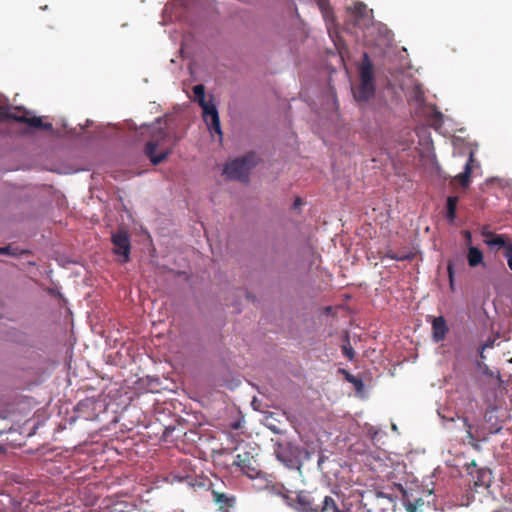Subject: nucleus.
I'll return each mask as SVG.
<instances>
[{
    "instance_id": "obj_1",
    "label": "nucleus",
    "mask_w": 512,
    "mask_h": 512,
    "mask_svg": "<svg viewBox=\"0 0 512 512\" xmlns=\"http://www.w3.org/2000/svg\"><path fill=\"white\" fill-rule=\"evenodd\" d=\"M328 501L336 502L333 497L325 496L319 505L312 493L306 490L292 492L290 497H286V505L295 512H331L332 507L325 506Z\"/></svg>"
},
{
    "instance_id": "obj_2",
    "label": "nucleus",
    "mask_w": 512,
    "mask_h": 512,
    "mask_svg": "<svg viewBox=\"0 0 512 512\" xmlns=\"http://www.w3.org/2000/svg\"><path fill=\"white\" fill-rule=\"evenodd\" d=\"M360 85L353 92L354 98L358 102H367L375 95V84L373 78V64L368 53H363L362 63L359 68Z\"/></svg>"
},
{
    "instance_id": "obj_3",
    "label": "nucleus",
    "mask_w": 512,
    "mask_h": 512,
    "mask_svg": "<svg viewBox=\"0 0 512 512\" xmlns=\"http://www.w3.org/2000/svg\"><path fill=\"white\" fill-rule=\"evenodd\" d=\"M28 114L29 113L26 110L23 111L20 108H15L14 111H11V109L7 107L0 108V116L13 119L20 123H25L33 128L52 130L53 126L51 123H43L40 117L29 116Z\"/></svg>"
},
{
    "instance_id": "obj_4",
    "label": "nucleus",
    "mask_w": 512,
    "mask_h": 512,
    "mask_svg": "<svg viewBox=\"0 0 512 512\" xmlns=\"http://www.w3.org/2000/svg\"><path fill=\"white\" fill-rule=\"evenodd\" d=\"M113 253L119 257L120 263H127L130 260L131 242L126 230L120 229L111 235Z\"/></svg>"
},
{
    "instance_id": "obj_5",
    "label": "nucleus",
    "mask_w": 512,
    "mask_h": 512,
    "mask_svg": "<svg viewBox=\"0 0 512 512\" xmlns=\"http://www.w3.org/2000/svg\"><path fill=\"white\" fill-rule=\"evenodd\" d=\"M249 170V159L242 157L228 162L223 169V174L230 180L248 181Z\"/></svg>"
},
{
    "instance_id": "obj_6",
    "label": "nucleus",
    "mask_w": 512,
    "mask_h": 512,
    "mask_svg": "<svg viewBox=\"0 0 512 512\" xmlns=\"http://www.w3.org/2000/svg\"><path fill=\"white\" fill-rule=\"evenodd\" d=\"M275 456L286 468L300 471L301 462L296 456L295 448L290 443H278L275 450Z\"/></svg>"
},
{
    "instance_id": "obj_7",
    "label": "nucleus",
    "mask_w": 512,
    "mask_h": 512,
    "mask_svg": "<svg viewBox=\"0 0 512 512\" xmlns=\"http://www.w3.org/2000/svg\"><path fill=\"white\" fill-rule=\"evenodd\" d=\"M200 106L203 110V118L207 125L209 126L210 131L215 132L221 138L222 130L217 107L213 103L208 101L204 104H201Z\"/></svg>"
},
{
    "instance_id": "obj_8",
    "label": "nucleus",
    "mask_w": 512,
    "mask_h": 512,
    "mask_svg": "<svg viewBox=\"0 0 512 512\" xmlns=\"http://www.w3.org/2000/svg\"><path fill=\"white\" fill-rule=\"evenodd\" d=\"M165 136H166V132L163 130H159L157 135L155 136V139L150 140L146 143L145 154L150 159V161L152 162L153 165H158L163 160H165L169 155L168 150L163 151L159 154L156 153V150H157V147L159 146L160 140L164 139Z\"/></svg>"
},
{
    "instance_id": "obj_9",
    "label": "nucleus",
    "mask_w": 512,
    "mask_h": 512,
    "mask_svg": "<svg viewBox=\"0 0 512 512\" xmlns=\"http://www.w3.org/2000/svg\"><path fill=\"white\" fill-rule=\"evenodd\" d=\"M479 163L475 161L474 159V153L471 151L469 154V158L467 162L465 163L464 170L462 173H459L454 177L455 180H457L460 185L464 188L468 187L470 185V177L472 174V170L474 167H479Z\"/></svg>"
},
{
    "instance_id": "obj_10",
    "label": "nucleus",
    "mask_w": 512,
    "mask_h": 512,
    "mask_svg": "<svg viewBox=\"0 0 512 512\" xmlns=\"http://www.w3.org/2000/svg\"><path fill=\"white\" fill-rule=\"evenodd\" d=\"M449 331L447 322L443 316L434 317L432 320V339L435 343L445 339Z\"/></svg>"
},
{
    "instance_id": "obj_11",
    "label": "nucleus",
    "mask_w": 512,
    "mask_h": 512,
    "mask_svg": "<svg viewBox=\"0 0 512 512\" xmlns=\"http://www.w3.org/2000/svg\"><path fill=\"white\" fill-rule=\"evenodd\" d=\"M372 12V10L367 9L364 3L356 2L354 4L355 25L358 27L368 26L371 22Z\"/></svg>"
},
{
    "instance_id": "obj_12",
    "label": "nucleus",
    "mask_w": 512,
    "mask_h": 512,
    "mask_svg": "<svg viewBox=\"0 0 512 512\" xmlns=\"http://www.w3.org/2000/svg\"><path fill=\"white\" fill-rule=\"evenodd\" d=\"M437 413H438L439 417L442 419L443 423L454 422L456 417L458 419H460V417L456 413L447 411V409H445V408H439L437 410ZM461 420L463 421L464 426L467 427L468 435L470 437H472V435H471L472 426L468 423V419L465 417H462Z\"/></svg>"
},
{
    "instance_id": "obj_13",
    "label": "nucleus",
    "mask_w": 512,
    "mask_h": 512,
    "mask_svg": "<svg viewBox=\"0 0 512 512\" xmlns=\"http://www.w3.org/2000/svg\"><path fill=\"white\" fill-rule=\"evenodd\" d=\"M484 255L482 251L473 245H469L467 252V262L471 268H475L480 264H483Z\"/></svg>"
},
{
    "instance_id": "obj_14",
    "label": "nucleus",
    "mask_w": 512,
    "mask_h": 512,
    "mask_svg": "<svg viewBox=\"0 0 512 512\" xmlns=\"http://www.w3.org/2000/svg\"><path fill=\"white\" fill-rule=\"evenodd\" d=\"M265 489L272 495L280 497L286 504V497H290L292 491L287 489L283 484L279 483H268Z\"/></svg>"
},
{
    "instance_id": "obj_15",
    "label": "nucleus",
    "mask_w": 512,
    "mask_h": 512,
    "mask_svg": "<svg viewBox=\"0 0 512 512\" xmlns=\"http://www.w3.org/2000/svg\"><path fill=\"white\" fill-rule=\"evenodd\" d=\"M512 244V241L508 239L504 234H497L491 241H486V245L491 249H506L507 245Z\"/></svg>"
},
{
    "instance_id": "obj_16",
    "label": "nucleus",
    "mask_w": 512,
    "mask_h": 512,
    "mask_svg": "<svg viewBox=\"0 0 512 512\" xmlns=\"http://www.w3.org/2000/svg\"><path fill=\"white\" fill-rule=\"evenodd\" d=\"M341 372L344 374L345 380H347L349 383L353 384L356 393L358 395H362L364 392V388H365V385H364L362 379L358 376L351 374L350 372L346 371L345 369H341Z\"/></svg>"
},
{
    "instance_id": "obj_17",
    "label": "nucleus",
    "mask_w": 512,
    "mask_h": 512,
    "mask_svg": "<svg viewBox=\"0 0 512 512\" xmlns=\"http://www.w3.org/2000/svg\"><path fill=\"white\" fill-rule=\"evenodd\" d=\"M457 196H448L446 199V217L449 222H453L456 219V210L458 203Z\"/></svg>"
},
{
    "instance_id": "obj_18",
    "label": "nucleus",
    "mask_w": 512,
    "mask_h": 512,
    "mask_svg": "<svg viewBox=\"0 0 512 512\" xmlns=\"http://www.w3.org/2000/svg\"><path fill=\"white\" fill-rule=\"evenodd\" d=\"M213 501L216 502L221 507H231L235 502V498L233 496H229L225 493L212 491Z\"/></svg>"
},
{
    "instance_id": "obj_19",
    "label": "nucleus",
    "mask_w": 512,
    "mask_h": 512,
    "mask_svg": "<svg viewBox=\"0 0 512 512\" xmlns=\"http://www.w3.org/2000/svg\"><path fill=\"white\" fill-rule=\"evenodd\" d=\"M193 93L195 96V101L199 103V105L204 104L206 101L205 99V88L204 85L198 84L193 87Z\"/></svg>"
},
{
    "instance_id": "obj_20",
    "label": "nucleus",
    "mask_w": 512,
    "mask_h": 512,
    "mask_svg": "<svg viewBox=\"0 0 512 512\" xmlns=\"http://www.w3.org/2000/svg\"><path fill=\"white\" fill-rule=\"evenodd\" d=\"M447 274H448L450 289L454 290L455 270H454V262H453V260H448V263H447Z\"/></svg>"
},
{
    "instance_id": "obj_21",
    "label": "nucleus",
    "mask_w": 512,
    "mask_h": 512,
    "mask_svg": "<svg viewBox=\"0 0 512 512\" xmlns=\"http://www.w3.org/2000/svg\"><path fill=\"white\" fill-rule=\"evenodd\" d=\"M125 502H117L102 512H128Z\"/></svg>"
},
{
    "instance_id": "obj_22",
    "label": "nucleus",
    "mask_w": 512,
    "mask_h": 512,
    "mask_svg": "<svg viewBox=\"0 0 512 512\" xmlns=\"http://www.w3.org/2000/svg\"><path fill=\"white\" fill-rule=\"evenodd\" d=\"M504 256L507 260L509 269L512 271V243L507 245L506 249L504 250Z\"/></svg>"
},
{
    "instance_id": "obj_23",
    "label": "nucleus",
    "mask_w": 512,
    "mask_h": 512,
    "mask_svg": "<svg viewBox=\"0 0 512 512\" xmlns=\"http://www.w3.org/2000/svg\"><path fill=\"white\" fill-rule=\"evenodd\" d=\"M481 235L483 236V238H484L483 241L486 244V241H491V239H493L497 234L490 231L488 227H484L481 230Z\"/></svg>"
},
{
    "instance_id": "obj_24",
    "label": "nucleus",
    "mask_w": 512,
    "mask_h": 512,
    "mask_svg": "<svg viewBox=\"0 0 512 512\" xmlns=\"http://www.w3.org/2000/svg\"><path fill=\"white\" fill-rule=\"evenodd\" d=\"M481 235L483 236V238H484L483 241L486 244V241H491V239H493L497 234L490 231L488 227H484L481 230Z\"/></svg>"
},
{
    "instance_id": "obj_25",
    "label": "nucleus",
    "mask_w": 512,
    "mask_h": 512,
    "mask_svg": "<svg viewBox=\"0 0 512 512\" xmlns=\"http://www.w3.org/2000/svg\"><path fill=\"white\" fill-rule=\"evenodd\" d=\"M481 235L483 236V238H484L483 241L486 244V241H491V239H493L497 234L490 231L488 227H484L481 230Z\"/></svg>"
},
{
    "instance_id": "obj_26",
    "label": "nucleus",
    "mask_w": 512,
    "mask_h": 512,
    "mask_svg": "<svg viewBox=\"0 0 512 512\" xmlns=\"http://www.w3.org/2000/svg\"><path fill=\"white\" fill-rule=\"evenodd\" d=\"M414 258V254L412 252H405V253H397V256L394 257L395 261H405V260H412Z\"/></svg>"
},
{
    "instance_id": "obj_27",
    "label": "nucleus",
    "mask_w": 512,
    "mask_h": 512,
    "mask_svg": "<svg viewBox=\"0 0 512 512\" xmlns=\"http://www.w3.org/2000/svg\"><path fill=\"white\" fill-rule=\"evenodd\" d=\"M342 352L345 357H347L349 360H352L354 357V350L348 343L347 345L342 346Z\"/></svg>"
},
{
    "instance_id": "obj_28",
    "label": "nucleus",
    "mask_w": 512,
    "mask_h": 512,
    "mask_svg": "<svg viewBox=\"0 0 512 512\" xmlns=\"http://www.w3.org/2000/svg\"><path fill=\"white\" fill-rule=\"evenodd\" d=\"M0 254H4V255H16V251L12 248L11 245H7V246H4V247H0Z\"/></svg>"
},
{
    "instance_id": "obj_29",
    "label": "nucleus",
    "mask_w": 512,
    "mask_h": 512,
    "mask_svg": "<svg viewBox=\"0 0 512 512\" xmlns=\"http://www.w3.org/2000/svg\"><path fill=\"white\" fill-rule=\"evenodd\" d=\"M495 344V339L488 338L483 344H482V350H486L489 348H493Z\"/></svg>"
},
{
    "instance_id": "obj_30",
    "label": "nucleus",
    "mask_w": 512,
    "mask_h": 512,
    "mask_svg": "<svg viewBox=\"0 0 512 512\" xmlns=\"http://www.w3.org/2000/svg\"><path fill=\"white\" fill-rule=\"evenodd\" d=\"M414 98L419 103L424 101L423 94L419 87H416V89H415Z\"/></svg>"
},
{
    "instance_id": "obj_31",
    "label": "nucleus",
    "mask_w": 512,
    "mask_h": 512,
    "mask_svg": "<svg viewBox=\"0 0 512 512\" xmlns=\"http://www.w3.org/2000/svg\"><path fill=\"white\" fill-rule=\"evenodd\" d=\"M327 460V456H325L324 454H320L319 457H318V461H317V467L320 471L323 470V463Z\"/></svg>"
},
{
    "instance_id": "obj_32",
    "label": "nucleus",
    "mask_w": 512,
    "mask_h": 512,
    "mask_svg": "<svg viewBox=\"0 0 512 512\" xmlns=\"http://www.w3.org/2000/svg\"><path fill=\"white\" fill-rule=\"evenodd\" d=\"M326 507H332V511L331 512H343L339 509L338 505L336 502H332V501H328L325 505Z\"/></svg>"
},
{
    "instance_id": "obj_33",
    "label": "nucleus",
    "mask_w": 512,
    "mask_h": 512,
    "mask_svg": "<svg viewBox=\"0 0 512 512\" xmlns=\"http://www.w3.org/2000/svg\"><path fill=\"white\" fill-rule=\"evenodd\" d=\"M397 256V253L393 252L392 250H388L385 255L382 257V260L391 259L394 260V257Z\"/></svg>"
},
{
    "instance_id": "obj_34",
    "label": "nucleus",
    "mask_w": 512,
    "mask_h": 512,
    "mask_svg": "<svg viewBox=\"0 0 512 512\" xmlns=\"http://www.w3.org/2000/svg\"><path fill=\"white\" fill-rule=\"evenodd\" d=\"M234 464L237 465V466H242V467L245 466L244 462L241 459V455L238 454L236 456V459L234 460Z\"/></svg>"
},
{
    "instance_id": "obj_35",
    "label": "nucleus",
    "mask_w": 512,
    "mask_h": 512,
    "mask_svg": "<svg viewBox=\"0 0 512 512\" xmlns=\"http://www.w3.org/2000/svg\"><path fill=\"white\" fill-rule=\"evenodd\" d=\"M464 237L467 240L468 243H471L472 240V234L470 231H464Z\"/></svg>"
},
{
    "instance_id": "obj_36",
    "label": "nucleus",
    "mask_w": 512,
    "mask_h": 512,
    "mask_svg": "<svg viewBox=\"0 0 512 512\" xmlns=\"http://www.w3.org/2000/svg\"><path fill=\"white\" fill-rule=\"evenodd\" d=\"M240 427H241V421H235V422H233V423L231 424V428H232V429L237 430V429H239Z\"/></svg>"
},
{
    "instance_id": "obj_37",
    "label": "nucleus",
    "mask_w": 512,
    "mask_h": 512,
    "mask_svg": "<svg viewBox=\"0 0 512 512\" xmlns=\"http://www.w3.org/2000/svg\"><path fill=\"white\" fill-rule=\"evenodd\" d=\"M269 429H270L273 433H275V434H280V433H281L280 429H278L276 426H272V425H271V426H269Z\"/></svg>"
},
{
    "instance_id": "obj_38",
    "label": "nucleus",
    "mask_w": 512,
    "mask_h": 512,
    "mask_svg": "<svg viewBox=\"0 0 512 512\" xmlns=\"http://www.w3.org/2000/svg\"><path fill=\"white\" fill-rule=\"evenodd\" d=\"M302 204V201L300 198H296L295 201H294V207H298Z\"/></svg>"
},
{
    "instance_id": "obj_39",
    "label": "nucleus",
    "mask_w": 512,
    "mask_h": 512,
    "mask_svg": "<svg viewBox=\"0 0 512 512\" xmlns=\"http://www.w3.org/2000/svg\"><path fill=\"white\" fill-rule=\"evenodd\" d=\"M319 7L323 11V13L325 14V3L323 1H319Z\"/></svg>"
},
{
    "instance_id": "obj_40",
    "label": "nucleus",
    "mask_w": 512,
    "mask_h": 512,
    "mask_svg": "<svg viewBox=\"0 0 512 512\" xmlns=\"http://www.w3.org/2000/svg\"><path fill=\"white\" fill-rule=\"evenodd\" d=\"M67 134L70 135V136H76L77 135L75 129H72L71 131H68Z\"/></svg>"
},
{
    "instance_id": "obj_41",
    "label": "nucleus",
    "mask_w": 512,
    "mask_h": 512,
    "mask_svg": "<svg viewBox=\"0 0 512 512\" xmlns=\"http://www.w3.org/2000/svg\"><path fill=\"white\" fill-rule=\"evenodd\" d=\"M435 116H436L438 119H440V120H441V119H442V117H443L442 113H441V112H439V111H436V112H435Z\"/></svg>"
},
{
    "instance_id": "obj_42",
    "label": "nucleus",
    "mask_w": 512,
    "mask_h": 512,
    "mask_svg": "<svg viewBox=\"0 0 512 512\" xmlns=\"http://www.w3.org/2000/svg\"><path fill=\"white\" fill-rule=\"evenodd\" d=\"M484 351H485V350H482V346H481V347H480V349H479V355H480V357H481V358H483V359L485 358V356H484Z\"/></svg>"
},
{
    "instance_id": "obj_43",
    "label": "nucleus",
    "mask_w": 512,
    "mask_h": 512,
    "mask_svg": "<svg viewBox=\"0 0 512 512\" xmlns=\"http://www.w3.org/2000/svg\"><path fill=\"white\" fill-rule=\"evenodd\" d=\"M305 454H306V458H309V457H310V453H309V451H305Z\"/></svg>"
},
{
    "instance_id": "obj_44",
    "label": "nucleus",
    "mask_w": 512,
    "mask_h": 512,
    "mask_svg": "<svg viewBox=\"0 0 512 512\" xmlns=\"http://www.w3.org/2000/svg\"><path fill=\"white\" fill-rule=\"evenodd\" d=\"M393 430H397V426L395 424L392 425Z\"/></svg>"
}]
</instances>
